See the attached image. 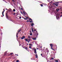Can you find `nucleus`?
<instances>
[{
    "label": "nucleus",
    "instance_id": "f257e3e1",
    "mask_svg": "<svg viewBox=\"0 0 62 62\" xmlns=\"http://www.w3.org/2000/svg\"><path fill=\"white\" fill-rule=\"evenodd\" d=\"M50 46H51V49H52V50H53V51H55V50H54V49H53V48L52 47H53V44H49Z\"/></svg>",
    "mask_w": 62,
    "mask_h": 62
},
{
    "label": "nucleus",
    "instance_id": "f03ea898",
    "mask_svg": "<svg viewBox=\"0 0 62 62\" xmlns=\"http://www.w3.org/2000/svg\"><path fill=\"white\" fill-rule=\"evenodd\" d=\"M33 50L34 51V54H37V50H36V48H33Z\"/></svg>",
    "mask_w": 62,
    "mask_h": 62
},
{
    "label": "nucleus",
    "instance_id": "7ed1b4c3",
    "mask_svg": "<svg viewBox=\"0 0 62 62\" xmlns=\"http://www.w3.org/2000/svg\"><path fill=\"white\" fill-rule=\"evenodd\" d=\"M3 11L2 12V15L3 16H4V12H5V9H3Z\"/></svg>",
    "mask_w": 62,
    "mask_h": 62
},
{
    "label": "nucleus",
    "instance_id": "20e7f679",
    "mask_svg": "<svg viewBox=\"0 0 62 62\" xmlns=\"http://www.w3.org/2000/svg\"><path fill=\"white\" fill-rule=\"evenodd\" d=\"M6 18L7 19H9V18H8V15H7V13H6Z\"/></svg>",
    "mask_w": 62,
    "mask_h": 62
},
{
    "label": "nucleus",
    "instance_id": "39448f33",
    "mask_svg": "<svg viewBox=\"0 0 62 62\" xmlns=\"http://www.w3.org/2000/svg\"><path fill=\"white\" fill-rule=\"evenodd\" d=\"M53 4H54V5H55V6L56 7H58V4H57L56 3H54Z\"/></svg>",
    "mask_w": 62,
    "mask_h": 62
},
{
    "label": "nucleus",
    "instance_id": "423d86ee",
    "mask_svg": "<svg viewBox=\"0 0 62 62\" xmlns=\"http://www.w3.org/2000/svg\"><path fill=\"white\" fill-rule=\"evenodd\" d=\"M21 39H25V36H23L21 38Z\"/></svg>",
    "mask_w": 62,
    "mask_h": 62
},
{
    "label": "nucleus",
    "instance_id": "0eeeda50",
    "mask_svg": "<svg viewBox=\"0 0 62 62\" xmlns=\"http://www.w3.org/2000/svg\"><path fill=\"white\" fill-rule=\"evenodd\" d=\"M31 28V30L32 31V33H33L34 32V33H35V31L34 32V28L33 29V28Z\"/></svg>",
    "mask_w": 62,
    "mask_h": 62
},
{
    "label": "nucleus",
    "instance_id": "6e6552de",
    "mask_svg": "<svg viewBox=\"0 0 62 62\" xmlns=\"http://www.w3.org/2000/svg\"><path fill=\"white\" fill-rule=\"evenodd\" d=\"M28 40V43H29V42H30V40H31V39H27Z\"/></svg>",
    "mask_w": 62,
    "mask_h": 62
},
{
    "label": "nucleus",
    "instance_id": "1a4fd4ad",
    "mask_svg": "<svg viewBox=\"0 0 62 62\" xmlns=\"http://www.w3.org/2000/svg\"><path fill=\"white\" fill-rule=\"evenodd\" d=\"M60 1L54 2V3H56L55 4H58V3H60Z\"/></svg>",
    "mask_w": 62,
    "mask_h": 62
},
{
    "label": "nucleus",
    "instance_id": "9d476101",
    "mask_svg": "<svg viewBox=\"0 0 62 62\" xmlns=\"http://www.w3.org/2000/svg\"><path fill=\"white\" fill-rule=\"evenodd\" d=\"M34 25V23H31V26L32 27H33V25Z\"/></svg>",
    "mask_w": 62,
    "mask_h": 62
},
{
    "label": "nucleus",
    "instance_id": "9b49d317",
    "mask_svg": "<svg viewBox=\"0 0 62 62\" xmlns=\"http://www.w3.org/2000/svg\"><path fill=\"white\" fill-rule=\"evenodd\" d=\"M60 10V9H56V10L57 12H58V11H59V10Z\"/></svg>",
    "mask_w": 62,
    "mask_h": 62
},
{
    "label": "nucleus",
    "instance_id": "f8f14e48",
    "mask_svg": "<svg viewBox=\"0 0 62 62\" xmlns=\"http://www.w3.org/2000/svg\"><path fill=\"white\" fill-rule=\"evenodd\" d=\"M56 18L57 19H58L59 18V16H56Z\"/></svg>",
    "mask_w": 62,
    "mask_h": 62
},
{
    "label": "nucleus",
    "instance_id": "ddd939ff",
    "mask_svg": "<svg viewBox=\"0 0 62 62\" xmlns=\"http://www.w3.org/2000/svg\"><path fill=\"white\" fill-rule=\"evenodd\" d=\"M32 39H33V40H36V38H32Z\"/></svg>",
    "mask_w": 62,
    "mask_h": 62
},
{
    "label": "nucleus",
    "instance_id": "4468645a",
    "mask_svg": "<svg viewBox=\"0 0 62 62\" xmlns=\"http://www.w3.org/2000/svg\"><path fill=\"white\" fill-rule=\"evenodd\" d=\"M23 14L24 15H25V14H26L25 13V12H24V11H23Z\"/></svg>",
    "mask_w": 62,
    "mask_h": 62
},
{
    "label": "nucleus",
    "instance_id": "2eb2a0df",
    "mask_svg": "<svg viewBox=\"0 0 62 62\" xmlns=\"http://www.w3.org/2000/svg\"><path fill=\"white\" fill-rule=\"evenodd\" d=\"M35 56H36V57L37 58H38V55H37V54H36L35 55Z\"/></svg>",
    "mask_w": 62,
    "mask_h": 62
},
{
    "label": "nucleus",
    "instance_id": "dca6fc26",
    "mask_svg": "<svg viewBox=\"0 0 62 62\" xmlns=\"http://www.w3.org/2000/svg\"><path fill=\"white\" fill-rule=\"evenodd\" d=\"M13 11L14 12H15V11H16V10H15V9H13Z\"/></svg>",
    "mask_w": 62,
    "mask_h": 62
},
{
    "label": "nucleus",
    "instance_id": "f3484780",
    "mask_svg": "<svg viewBox=\"0 0 62 62\" xmlns=\"http://www.w3.org/2000/svg\"><path fill=\"white\" fill-rule=\"evenodd\" d=\"M7 54V52H5L4 54H5V55H6V54Z\"/></svg>",
    "mask_w": 62,
    "mask_h": 62
},
{
    "label": "nucleus",
    "instance_id": "a211bd4d",
    "mask_svg": "<svg viewBox=\"0 0 62 62\" xmlns=\"http://www.w3.org/2000/svg\"><path fill=\"white\" fill-rule=\"evenodd\" d=\"M55 61V62H58V60H56Z\"/></svg>",
    "mask_w": 62,
    "mask_h": 62
},
{
    "label": "nucleus",
    "instance_id": "6ab92c4d",
    "mask_svg": "<svg viewBox=\"0 0 62 62\" xmlns=\"http://www.w3.org/2000/svg\"><path fill=\"white\" fill-rule=\"evenodd\" d=\"M25 40L26 41H28V40H27V39H25Z\"/></svg>",
    "mask_w": 62,
    "mask_h": 62
},
{
    "label": "nucleus",
    "instance_id": "aec40b11",
    "mask_svg": "<svg viewBox=\"0 0 62 62\" xmlns=\"http://www.w3.org/2000/svg\"><path fill=\"white\" fill-rule=\"evenodd\" d=\"M21 30H22L20 29V30L18 31V33H19L20 32V31H21Z\"/></svg>",
    "mask_w": 62,
    "mask_h": 62
},
{
    "label": "nucleus",
    "instance_id": "412c9836",
    "mask_svg": "<svg viewBox=\"0 0 62 62\" xmlns=\"http://www.w3.org/2000/svg\"><path fill=\"white\" fill-rule=\"evenodd\" d=\"M30 36H32V33H30Z\"/></svg>",
    "mask_w": 62,
    "mask_h": 62
},
{
    "label": "nucleus",
    "instance_id": "4be33fe9",
    "mask_svg": "<svg viewBox=\"0 0 62 62\" xmlns=\"http://www.w3.org/2000/svg\"><path fill=\"white\" fill-rule=\"evenodd\" d=\"M28 37V38H29V39H30V38H31V37H30V36H29Z\"/></svg>",
    "mask_w": 62,
    "mask_h": 62
},
{
    "label": "nucleus",
    "instance_id": "5701e85b",
    "mask_svg": "<svg viewBox=\"0 0 62 62\" xmlns=\"http://www.w3.org/2000/svg\"><path fill=\"white\" fill-rule=\"evenodd\" d=\"M59 15H60L59 14H57V15L56 16H59Z\"/></svg>",
    "mask_w": 62,
    "mask_h": 62
},
{
    "label": "nucleus",
    "instance_id": "b1692460",
    "mask_svg": "<svg viewBox=\"0 0 62 62\" xmlns=\"http://www.w3.org/2000/svg\"><path fill=\"white\" fill-rule=\"evenodd\" d=\"M18 34V33H17V32L16 33V37L17 38H18V36H17V34Z\"/></svg>",
    "mask_w": 62,
    "mask_h": 62
},
{
    "label": "nucleus",
    "instance_id": "393cba45",
    "mask_svg": "<svg viewBox=\"0 0 62 62\" xmlns=\"http://www.w3.org/2000/svg\"><path fill=\"white\" fill-rule=\"evenodd\" d=\"M40 6H41V7H43V4H41Z\"/></svg>",
    "mask_w": 62,
    "mask_h": 62
},
{
    "label": "nucleus",
    "instance_id": "a878e982",
    "mask_svg": "<svg viewBox=\"0 0 62 62\" xmlns=\"http://www.w3.org/2000/svg\"><path fill=\"white\" fill-rule=\"evenodd\" d=\"M20 13H21V14H23V12H22V11H21Z\"/></svg>",
    "mask_w": 62,
    "mask_h": 62
},
{
    "label": "nucleus",
    "instance_id": "bb28decb",
    "mask_svg": "<svg viewBox=\"0 0 62 62\" xmlns=\"http://www.w3.org/2000/svg\"><path fill=\"white\" fill-rule=\"evenodd\" d=\"M16 62H19V60H17L16 61Z\"/></svg>",
    "mask_w": 62,
    "mask_h": 62
},
{
    "label": "nucleus",
    "instance_id": "cd10ccee",
    "mask_svg": "<svg viewBox=\"0 0 62 62\" xmlns=\"http://www.w3.org/2000/svg\"><path fill=\"white\" fill-rule=\"evenodd\" d=\"M24 17H25L26 18H27V19H28V17H25V16H24Z\"/></svg>",
    "mask_w": 62,
    "mask_h": 62
},
{
    "label": "nucleus",
    "instance_id": "c85d7f7f",
    "mask_svg": "<svg viewBox=\"0 0 62 62\" xmlns=\"http://www.w3.org/2000/svg\"><path fill=\"white\" fill-rule=\"evenodd\" d=\"M29 22L30 23H32V22H33V21H29Z\"/></svg>",
    "mask_w": 62,
    "mask_h": 62
},
{
    "label": "nucleus",
    "instance_id": "c756f323",
    "mask_svg": "<svg viewBox=\"0 0 62 62\" xmlns=\"http://www.w3.org/2000/svg\"><path fill=\"white\" fill-rule=\"evenodd\" d=\"M29 20H31V21H32V20L31 18H30V19H29Z\"/></svg>",
    "mask_w": 62,
    "mask_h": 62
},
{
    "label": "nucleus",
    "instance_id": "7c9ffc66",
    "mask_svg": "<svg viewBox=\"0 0 62 62\" xmlns=\"http://www.w3.org/2000/svg\"><path fill=\"white\" fill-rule=\"evenodd\" d=\"M45 48L44 47L43 48V50H44H44H45Z\"/></svg>",
    "mask_w": 62,
    "mask_h": 62
},
{
    "label": "nucleus",
    "instance_id": "2f4dec72",
    "mask_svg": "<svg viewBox=\"0 0 62 62\" xmlns=\"http://www.w3.org/2000/svg\"><path fill=\"white\" fill-rule=\"evenodd\" d=\"M25 49H28V48L27 47H25Z\"/></svg>",
    "mask_w": 62,
    "mask_h": 62
},
{
    "label": "nucleus",
    "instance_id": "473e14b6",
    "mask_svg": "<svg viewBox=\"0 0 62 62\" xmlns=\"http://www.w3.org/2000/svg\"><path fill=\"white\" fill-rule=\"evenodd\" d=\"M15 55L16 56H18V54L17 55L16 54H15Z\"/></svg>",
    "mask_w": 62,
    "mask_h": 62
},
{
    "label": "nucleus",
    "instance_id": "72a5a7b5",
    "mask_svg": "<svg viewBox=\"0 0 62 62\" xmlns=\"http://www.w3.org/2000/svg\"><path fill=\"white\" fill-rule=\"evenodd\" d=\"M29 48L30 49H31V46H30Z\"/></svg>",
    "mask_w": 62,
    "mask_h": 62
},
{
    "label": "nucleus",
    "instance_id": "f704fd0d",
    "mask_svg": "<svg viewBox=\"0 0 62 62\" xmlns=\"http://www.w3.org/2000/svg\"><path fill=\"white\" fill-rule=\"evenodd\" d=\"M16 14V13H14V14H13V15H15Z\"/></svg>",
    "mask_w": 62,
    "mask_h": 62
},
{
    "label": "nucleus",
    "instance_id": "c9c22d12",
    "mask_svg": "<svg viewBox=\"0 0 62 62\" xmlns=\"http://www.w3.org/2000/svg\"><path fill=\"white\" fill-rule=\"evenodd\" d=\"M24 19L26 20H27V18H24Z\"/></svg>",
    "mask_w": 62,
    "mask_h": 62
},
{
    "label": "nucleus",
    "instance_id": "e433bc0d",
    "mask_svg": "<svg viewBox=\"0 0 62 62\" xmlns=\"http://www.w3.org/2000/svg\"><path fill=\"white\" fill-rule=\"evenodd\" d=\"M54 58H51L52 60H53V59H54Z\"/></svg>",
    "mask_w": 62,
    "mask_h": 62
},
{
    "label": "nucleus",
    "instance_id": "4c0bfd02",
    "mask_svg": "<svg viewBox=\"0 0 62 62\" xmlns=\"http://www.w3.org/2000/svg\"><path fill=\"white\" fill-rule=\"evenodd\" d=\"M30 33H32V31H30Z\"/></svg>",
    "mask_w": 62,
    "mask_h": 62
},
{
    "label": "nucleus",
    "instance_id": "58836bf2",
    "mask_svg": "<svg viewBox=\"0 0 62 62\" xmlns=\"http://www.w3.org/2000/svg\"><path fill=\"white\" fill-rule=\"evenodd\" d=\"M22 17H21V16L20 17H19V18H20V19H21Z\"/></svg>",
    "mask_w": 62,
    "mask_h": 62
},
{
    "label": "nucleus",
    "instance_id": "ea45409f",
    "mask_svg": "<svg viewBox=\"0 0 62 62\" xmlns=\"http://www.w3.org/2000/svg\"><path fill=\"white\" fill-rule=\"evenodd\" d=\"M29 45H32V44H29Z\"/></svg>",
    "mask_w": 62,
    "mask_h": 62
},
{
    "label": "nucleus",
    "instance_id": "a19ab883",
    "mask_svg": "<svg viewBox=\"0 0 62 62\" xmlns=\"http://www.w3.org/2000/svg\"><path fill=\"white\" fill-rule=\"evenodd\" d=\"M21 10H23V8H21Z\"/></svg>",
    "mask_w": 62,
    "mask_h": 62
},
{
    "label": "nucleus",
    "instance_id": "79ce46f5",
    "mask_svg": "<svg viewBox=\"0 0 62 62\" xmlns=\"http://www.w3.org/2000/svg\"><path fill=\"white\" fill-rule=\"evenodd\" d=\"M10 54H13V53H10Z\"/></svg>",
    "mask_w": 62,
    "mask_h": 62
},
{
    "label": "nucleus",
    "instance_id": "37998d69",
    "mask_svg": "<svg viewBox=\"0 0 62 62\" xmlns=\"http://www.w3.org/2000/svg\"><path fill=\"white\" fill-rule=\"evenodd\" d=\"M60 16H61V17H62V15Z\"/></svg>",
    "mask_w": 62,
    "mask_h": 62
},
{
    "label": "nucleus",
    "instance_id": "c03bdc74",
    "mask_svg": "<svg viewBox=\"0 0 62 62\" xmlns=\"http://www.w3.org/2000/svg\"><path fill=\"white\" fill-rule=\"evenodd\" d=\"M41 56H42V54H41Z\"/></svg>",
    "mask_w": 62,
    "mask_h": 62
},
{
    "label": "nucleus",
    "instance_id": "a18cd8bd",
    "mask_svg": "<svg viewBox=\"0 0 62 62\" xmlns=\"http://www.w3.org/2000/svg\"><path fill=\"white\" fill-rule=\"evenodd\" d=\"M38 33H37V36H38Z\"/></svg>",
    "mask_w": 62,
    "mask_h": 62
},
{
    "label": "nucleus",
    "instance_id": "49530a36",
    "mask_svg": "<svg viewBox=\"0 0 62 62\" xmlns=\"http://www.w3.org/2000/svg\"><path fill=\"white\" fill-rule=\"evenodd\" d=\"M1 45L0 44V48L1 47Z\"/></svg>",
    "mask_w": 62,
    "mask_h": 62
},
{
    "label": "nucleus",
    "instance_id": "de8ad7c7",
    "mask_svg": "<svg viewBox=\"0 0 62 62\" xmlns=\"http://www.w3.org/2000/svg\"><path fill=\"white\" fill-rule=\"evenodd\" d=\"M46 50H48V48H46Z\"/></svg>",
    "mask_w": 62,
    "mask_h": 62
},
{
    "label": "nucleus",
    "instance_id": "09e8293b",
    "mask_svg": "<svg viewBox=\"0 0 62 62\" xmlns=\"http://www.w3.org/2000/svg\"><path fill=\"white\" fill-rule=\"evenodd\" d=\"M13 2H15V0H13Z\"/></svg>",
    "mask_w": 62,
    "mask_h": 62
},
{
    "label": "nucleus",
    "instance_id": "8fccbe9b",
    "mask_svg": "<svg viewBox=\"0 0 62 62\" xmlns=\"http://www.w3.org/2000/svg\"><path fill=\"white\" fill-rule=\"evenodd\" d=\"M60 3H62V1H60Z\"/></svg>",
    "mask_w": 62,
    "mask_h": 62
},
{
    "label": "nucleus",
    "instance_id": "3c124183",
    "mask_svg": "<svg viewBox=\"0 0 62 62\" xmlns=\"http://www.w3.org/2000/svg\"><path fill=\"white\" fill-rule=\"evenodd\" d=\"M27 22H29V21H28V20H27Z\"/></svg>",
    "mask_w": 62,
    "mask_h": 62
},
{
    "label": "nucleus",
    "instance_id": "603ef678",
    "mask_svg": "<svg viewBox=\"0 0 62 62\" xmlns=\"http://www.w3.org/2000/svg\"><path fill=\"white\" fill-rule=\"evenodd\" d=\"M34 31H36V30H35V29H34Z\"/></svg>",
    "mask_w": 62,
    "mask_h": 62
},
{
    "label": "nucleus",
    "instance_id": "864d4df0",
    "mask_svg": "<svg viewBox=\"0 0 62 62\" xmlns=\"http://www.w3.org/2000/svg\"><path fill=\"white\" fill-rule=\"evenodd\" d=\"M37 50H38V49H39V48H37Z\"/></svg>",
    "mask_w": 62,
    "mask_h": 62
},
{
    "label": "nucleus",
    "instance_id": "5fc2aeb1",
    "mask_svg": "<svg viewBox=\"0 0 62 62\" xmlns=\"http://www.w3.org/2000/svg\"><path fill=\"white\" fill-rule=\"evenodd\" d=\"M20 45H19L20 46H21V44H20Z\"/></svg>",
    "mask_w": 62,
    "mask_h": 62
},
{
    "label": "nucleus",
    "instance_id": "6e6d98bb",
    "mask_svg": "<svg viewBox=\"0 0 62 62\" xmlns=\"http://www.w3.org/2000/svg\"><path fill=\"white\" fill-rule=\"evenodd\" d=\"M36 32L37 33H38V32H37V31H36Z\"/></svg>",
    "mask_w": 62,
    "mask_h": 62
},
{
    "label": "nucleus",
    "instance_id": "4d7b16f0",
    "mask_svg": "<svg viewBox=\"0 0 62 62\" xmlns=\"http://www.w3.org/2000/svg\"><path fill=\"white\" fill-rule=\"evenodd\" d=\"M6 10H8V9H7V8H6Z\"/></svg>",
    "mask_w": 62,
    "mask_h": 62
},
{
    "label": "nucleus",
    "instance_id": "13d9d810",
    "mask_svg": "<svg viewBox=\"0 0 62 62\" xmlns=\"http://www.w3.org/2000/svg\"><path fill=\"white\" fill-rule=\"evenodd\" d=\"M0 31H1V29H0Z\"/></svg>",
    "mask_w": 62,
    "mask_h": 62
},
{
    "label": "nucleus",
    "instance_id": "bf43d9fd",
    "mask_svg": "<svg viewBox=\"0 0 62 62\" xmlns=\"http://www.w3.org/2000/svg\"><path fill=\"white\" fill-rule=\"evenodd\" d=\"M62 13V12H61V14Z\"/></svg>",
    "mask_w": 62,
    "mask_h": 62
},
{
    "label": "nucleus",
    "instance_id": "052dcab7",
    "mask_svg": "<svg viewBox=\"0 0 62 62\" xmlns=\"http://www.w3.org/2000/svg\"><path fill=\"white\" fill-rule=\"evenodd\" d=\"M2 34V33H1V35H2V34Z\"/></svg>",
    "mask_w": 62,
    "mask_h": 62
},
{
    "label": "nucleus",
    "instance_id": "680f3d73",
    "mask_svg": "<svg viewBox=\"0 0 62 62\" xmlns=\"http://www.w3.org/2000/svg\"><path fill=\"white\" fill-rule=\"evenodd\" d=\"M47 52H49V51H47Z\"/></svg>",
    "mask_w": 62,
    "mask_h": 62
},
{
    "label": "nucleus",
    "instance_id": "e2e57ef3",
    "mask_svg": "<svg viewBox=\"0 0 62 62\" xmlns=\"http://www.w3.org/2000/svg\"><path fill=\"white\" fill-rule=\"evenodd\" d=\"M27 45H28V44H27Z\"/></svg>",
    "mask_w": 62,
    "mask_h": 62
},
{
    "label": "nucleus",
    "instance_id": "0e129e2a",
    "mask_svg": "<svg viewBox=\"0 0 62 62\" xmlns=\"http://www.w3.org/2000/svg\"><path fill=\"white\" fill-rule=\"evenodd\" d=\"M40 48H42V47H40Z\"/></svg>",
    "mask_w": 62,
    "mask_h": 62
},
{
    "label": "nucleus",
    "instance_id": "69168bd1",
    "mask_svg": "<svg viewBox=\"0 0 62 62\" xmlns=\"http://www.w3.org/2000/svg\"><path fill=\"white\" fill-rule=\"evenodd\" d=\"M3 0V1H4V0Z\"/></svg>",
    "mask_w": 62,
    "mask_h": 62
},
{
    "label": "nucleus",
    "instance_id": "338daca9",
    "mask_svg": "<svg viewBox=\"0 0 62 62\" xmlns=\"http://www.w3.org/2000/svg\"><path fill=\"white\" fill-rule=\"evenodd\" d=\"M51 3V2H50V3Z\"/></svg>",
    "mask_w": 62,
    "mask_h": 62
},
{
    "label": "nucleus",
    "instance_id": "774afa93",
    "mask_svg": "<svg viewBox=\"0 0 62 62\" xmlns=\"http://www.w3.org/2000/svg\"><path fill=\"white\" fill-rule=\"evenodd\" d=\"M12 0V1H13V0Z\"/></svg>",
    "mask_w": 62,
    "mask_h": 62
}]
</instances>
